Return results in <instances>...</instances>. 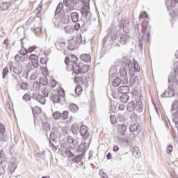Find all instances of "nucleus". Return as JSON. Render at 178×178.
<instances>
[{"label": "nucleus", "instance_id": "46", "mask_svg": "<svg viewBox=\"0 0 178 178\" xmlns=\"http://www.w3.org/2000/svg\"><path fill=\"white\" fill-rule=\"evenodd\" d=\"M110 120L112 124H116V123L118 122V120L116 119V117H115V115H111Z\"/></svg>", "mask_w": 178, "mask_h": 178}, {"label": "nucleus", "instance_id": "41", "mask_svg": "<svg viewBox=\"0 0 178 178\" xmlns=\"http://www.w3.org/2000/svg\"><path fill=\"white\" fill-rule=\"evenodd\" d=\"M75 42L76 44H84V42H83L81 35L76 36Z\"/></svg>", "mask_w": 178, "mask_h": 178}, {"label": "nucleus", "instance_id": "30", "mask_svg": "<svg viewBox=\"0 0 178 178\" xmlns=\"http://www.w3.org/2000/svg\"><path fill=\"white\" fill-rule=\"evenodd\" d=\"M64 31L66 34H72L73 33V26L67 25L64 27Z\"/></svg>", "mask_w": 178, "mask_h": 178}, {"label": "nucleus", "instance_id": "28", "mask_svg": "<svg viewBox=\"0 0 178 178\" xmlns=\"http://www.w3.org/2000/svg\"><path fill=\"white\" fill-rule=\"evenodd\" d=\"M133 155L135 158H140V156H141V152H140V149H138V147L134 148Z\"/></svg>", "mask_w": 178, "mask_h": 178}, {"label": "nucleus", "instance_id": "50", "mask_svg": "<svg viewBox=\"0 0 178 178\" xmlns=\"http://www.w3.org/2000/svg\"><path fill=\"white\" fill-rule=\"evenodd\" d=\"M8 169V171L10 173H13V172H15V170H16V167L9 164Z\"/></svg>", "mask_w": 178, "mask_h": 178}, {"label": "nucleus", "instance_id": "22", "mask_svg": "<svg viewBox=\"0 0 178 178\" xmlns=\"http://www.w3.org/2000/svg\"><path fill=\"white\" fill-rule=\"evenodd\" d=\"M130 66L132 67V69H134L135 72H140V65L137 61H134L133 63H129V67H130Z\"/></svg>", "mask_w": 178, "mask_h": 178}, {"label": "nucleus", "instance_id": "60", "mask_svg": "<svg viewBox=\"0 0 178 178\" xmlns=\"http://www.w3.org/2000/svg\"><path fill=\"white\" fill-rule=\"evenodd\" d=\"M35 49H37V47L35 46H32V47H30L29 49H28V52H29V54H31V52H33V51H35Z\"/></svg>", "mask_w": 178, "mask_h": 178}, {"label": "nucleus", "instance_id": "16", "mask_svg": "<svg viewBox=\"0 0 178 178\" xmlns=\"http://www.w3.org/2000/svg\"><path fill=\"white\" fill-rule=\"evenodd\" d=\"M33 98L38 101V102H40L42 105H45V103L47 102V99H45V97L42 96V95L39 94L37 95H33Z\"/></svg>", "mask_w": 178, "mask_h": 178}, {"label": "nucleus", "instance_id": "4", "mask_svg": "<svg viewBox=\"0 0 178 178\" xmlns=\"http://www.w3.org/2000/svg\"><path fill=\"white\" fill-rule=\"evenodd\" d=\"M63 3L64 6L68 8L66 9V12L69 13L74 9V5H77V3H79V0H64Z\"/></svg>", "mask_w": 178, "mask_h": 178}, {"label": "nucleus", "instance_id": "31", "mask_svg": "<svg viewBox=\"0 0 178 178\" xmlns=\"http://www.w3.org/2000/svg\"><path fill=\"white\" fill-rule=\"evenodd\" d=\"M51 100L54 104H58V102L60 101V97H59L58 94H54L51 97Z\"/></svg>", "mask_w": 178, "mask_h": 178}, {"label": "nucleus", "instance_id": "45", "mask_svg": "<svg viewBox=\"0 0 178 178\" xmlns=\"http://www.w3.org/2000/svg\"><path fill=\"white\" fill-rule=\"evenodd\" d=\"M9 165H11V166H14L15 168H17V164L16 163V159H10Z\"/></svg>", "mask_w": 178, "mask_h": 178}, {"label": "nucleus", "instance_id": "40", "mask_svg": "<svg viewBox=\"0 0 178 178\" xmlns=\"http://www.w3.org/2000/svg\"><path fill=\"white\" fill-rule=\"evenodd\" d=\"M33 87L35 90V91H38L41 87V83L40 82H35L33 83Z\"/></svg>", "mask_w": 178, "mask_h": 178}, {"label": "nucleus", "instance_id": "3", "mask_svg": "<svg viewBox=\"0 0 178 178\" xmlns=\"http://www.w3.org/2000/svg\"><path fill=\"white\" fill-rule=\"evenodd\" d=\"M52 22L55 26H59V22L62 24H67L70 22V17L65 14H60L58 18L54 17Z\"/></svg>", "mask_w": 178, "mask_h": 178}, {"label": "nucleus", "instance_id": "37", "mask_svg": "<svg viewBox=\"0 0 178 178\" xmlns=\"http://www.w3.org/2000/svg\"><path fill=\"white\" fill-rule=\"evenodd\" d=\"M135 108L136 109L137 112H138V113H141V112H143V107L141 105V103H136L135 105Z\"/></svg>", "mask_w": 178, "mask_h": 178}, {"label": "nucleus", "instance_id": "64", "mask_svg": "<svg viewBox=\"0 0 178 178\" xmlns=\"http://www.w3.org/2000/svg\"><path fill=\"white\" fill-rule=\"evenodd\" d=\"M173 122L177 124L178 123V111L176 113L175 117L173 118Z\"/></svg>", "mask_w": 178, "mask_h": 178}, {"label": "nucleus", "instance_id": "2", "mask_svg": "<svg viewBox=\"0 0 178 178\" xmlns=\"http://www.w3.org/2000/svg\"><path fill=\"white\" fill-rule=\"evenodd\" d=\"M73 73L75 74H84V73H87L88 70H90V65H84L81 67V65L79 64L74 63L72 65Z\"/></svg>", "mask_w": 178, "mask_h": 178}, {"label": "nucleus", "instance_id": "32", "mask_svg": "<svg viewBox=\"0 0 178 178\" xmlns=\"http://www.w3.org/2000/svg\"><path fill=\"white\" fill-rule=\"evenodd\" d=\"M63 6H65V4L64 3H60L56 9V11H55V15L56 16V14L57 13H60V11L61 10H63Z\"/></svg>", "mask_w": 178, "mask_h": 178}, {"label": "nucleus", "instance_id": "12", "mask_svg": "<svg viewBox=\"0 0 178 178\" xmlns=\"http://www.w3.org/2000/svg\"><path fill=\"white\" fill-rule=\"evenodd\" d=\"M128 84L129 86H131V87H133L134 84H137V86H138L140 84V78H138L137 76H132L129 79Z\"/></svg>", "mask_w": 178, "mask_h": 178}, {"label": "nucleus", "instance_id": "59", "mask_svg": "<svg viewBox=\"0 0 178 178\" xmlns=\"http://www.w3.org/2000/svg\"><path fill=\"white\" fill-rule=\"evenodd\" d=\"M81 87L80 86H76L75 88V92L76 94H77V95H80V94H81Z\"/></svg>", "mask_w": 178, "mask_h": 178}, {"label": "nucleus", "instance_id": "7", "mask_svg": "<svg viewBox=\"0 0 178 178\" xmlns=\"http://www.w3.org/2000/svg\"><path fill=\"white\" fill-rule=\"evenodd\" d=\"M83 158H84V154H81L76 156L74 159H72L73 163H76V168H81L83 166Z\"/></svg>", "mask_w": 178, "mask_h": 178}, {"label": "nucleus", "instance_id": "63", "mask_svg": "<svg viewBox=\"0 0 178 178\" xmlns=\"http://www.w3.org/2000/svg\"><path fill=\"white\" fill-rule=\"evenodd\" d=\"M40 33H41V28H35V35H40Z\"/></svg>", "mask_w": 178, "mask_h": 178}, {"label": "nucleus", "instance_id": "42", "mask_svg": "<svg viewBox=\"0 0 178 178\" xmlns=\"http://www.w3.org/2000/svg\"><path fill=\"white\" fill-rule=\"evenodd\" d=\"M33 113H37L38 115L41 113V108L38 106H35V108L32 107Z\"/></svg>", "mask_w": 178, "mask_h": 178}, {"label": "nucleus", "instance_id": "11", "mask_svg": "<svg viewBox=\"0 0 178 178\" xmlns=\"http://www.w3.org/2000/svg\"><path fill=\"white\" fill-rule=\"evenodd\" d=\"M109 74V79L112 80V81H115L118 77V72H116V67H111L110 72L108 73Z\"/></svg>", "mask_w": 178, "mask_h": 178}, {"label": "nucleus", "instance_id": "29", "mask_svg": "<svg viewBox=\"0 0 178 178\" xmlns=\"http://www.w3.org/2000/svg\"><path fill=\"white\" fill-rule=\"evenodd\" d=\"M70 111L73 113H76L79 111V107L74 103L70 104Z\"/></svg>", "mask_w": 178, "mask_h": 178}, {"label": "nucleus", "instance_id": "43", "mask_svg": "<svg viewBox=\"0 0 178 178\" xmlns=\"http://www.w3.org/2000/svg\"><path fill=\"white\" fill-rule=\"evenodd\" d=\"M49 147L52 149V151H54V152H56V151H58V148L56 147V146H55V145L52 142L49 141Z\"/></svg>", "mask_w": 178, "mask_h": 178}, {"label": "nucleus", "instance_id": "52", "mask_svg": "<svg viewBox=\"0 0 178 178\" xmlns=\"http://www.w3.org/2000/svg\"><path fill=\"white\" fill-rule=\"evenodd\" d=\"M42 94H43V95L47 97L49 95V92L46 88H44L42 90Z\"/></svg>", "mask_w": 178, "mask_h": 178}, {"label": "nucleus", "instance_id": "15", "mask_svg": "<svg viewBox=\"0 0 178 178\" xmlns=\"http://www.w3.org/2000/svg\"><path fill=\"white\" fill-rule=\"evenodd\" d=\"M7 137L5 136V126L0 122V141H6Z\"/></svg>", "mask_w": 178, "mask_h": 178}, {"label": "nucleus", "instance_id": "53", "mask_svg": "<svg viewBox=\"0 0 178 178\" xmlns=\"http://www.w3.org/2000/svg\"><path fill=\"white\" fill-rule=\"evenodd\" d=\"M68 49L70 51H74V49H76V45L74 44V43H70L68 45Z\"/></svg>", "mask_w": 178, "mask_h": 178}, {"label": "nucleus", "instance_id": "51", "mask_svg": "<svg viewBox=\"0 0 178 178\" xmlns=\"http://www.w3.org/2000/svg\"><path fill=\"white\" fill-rule=\"evenodd\" d=\"M38 77V74L37 72H33V74H31L29 76L30 80H35Z\"/></svg>", "mask_w": 178, "mask_h": 178}, {"label": "nucleus", "instance_id": "61", "mask_svg": "<svg viewBox=\"0 0 178 178\" xmlns=\"http://www.w3.org/2000/svg\"><path fill=\"white\" fill-rule=\"evenodd\" d=\"M23 99L24 101H30L31 99V97H30V95L29 94H25L24 96H23Z\"/></svg>", "mask_w": 178, "mask_h": 178}, {"label": "nucleus", "instance_id": "58", "mask_svg": "<svg viewBox=\"0 0 178 178\" xmlns=\"http://www.w3.org/2000/svg\"><path fill=\"white\" fill-rule=\"evenodd\" d=\"M8 73H9V69L8 67H5L3 70V79H5V77H6V74H8Z\"/></svg>", "mask_w": 178, "mask_h": 178}, {"label": "nucleus", "instance_id": "25", "mask_svg": "<svg viewBox=\"0 0 178 178\" xmlns=\"http://www.w3.org/2000/svg\"><path fill=\"white\" fill-rule=\"evenodd\" d=\"M129 41H130V37L126 35H123L120 37V44H122V45H124V44H127Z\"/></svg>", "mask_w": 178, "mask_h": 178}, {"label": "nucleus", "instance_id": "19", "mask_svg": "<svg viewBox=\"0 0 178 178\" xmlns=\"http://www.w3.org/2000/svg\"><path fill=\"white\" fill-rule=\"evenodd\" d=\"M118 92L122 95L129 94L130 92V88L129 86H120L118 88Z\"/></svg>", "mask_w": 178, "mask_h": 178}, {"label": "nucleus", "instance_id": "62", "mask_svg": "<svg viewBox=\"0 0 178 178\" xmlns=\"http://www.w3.org/2000/svg\"><path fill=\"white\" fill-rule=\"evenodd\" d=\"M178 108V101L175 100L173 103H172V109H177Z\"/></svg>", "mask_w": 178, "mask_h": 178}, {"label": "nucleus", "instance_id": "56", "mask_svg": "<svg viewBox=\"0 0 178 178\" xmlns=\"http://www.w3.org/2000/svg\"><path fill=\"white\" fill-rule=\"evenodd\" d=\"M49 138L51 143H56V138H55V135L54 134H50Z\"/></svg>", "mask_w": 178, "mask_h": 178}, {"label": "nucleus", "instance_id": "49", "mask_svg": "<svg viewBox=\"0 0 178 178\" xmlns=\"http://www.w3.org/2000/svg\"><path fill=\"white\" fill-rule=\"evenodd\" d=\"M20 87H21L22 90H26L28 89L29 84H27V83H26V82H22L21 83V86Z\"/></svg>", "mask_w": 178, "mask_h": 178}, {"label": "nucleus", "instance_id": "14", "mask_svg": "<svg viewBox=\"0 0 178 178\" xmlns=\"http://www.w3.org/2000/svg\"><path fill=\"white\" fill-rule=\"evenodd\" d=\"M79 134H81V136L82 137L87 138L90 136V134L88 133V130L87 127L86 126H84L83 124H82L80 127Z\"/></svg>", "mask_w": 178, "mask_h": 178}, {"label": "nucleus", "instance_id": "21", "mask_svg": "<svg viewBox=\"0 0 178 178\" xmlns=\"http://www.w3.org/2000/svg\"><path fill=\"white\" fill-rule=\"evenodd\" d=\"M127 130V126L126 124L120 125L118 129V133L120 136H124V133Z\"/></svg>", "mask_w": 178, "mask_h": 178}, {"label": "nucleus", "instance_id": "17", "mask_svg": "<svg viewBox=\"0 0 178 178\" xmlns=\"http://www.w3.org/2000/svg\"><path fill=\"white\" fill-rule=\"evenodd\" d=\"M161 96L165 98H172V97H175V91H173V90L168 89L162 93Z\"/></svg>", "mask_w": 178, "mask_h": 178}, {"label": "nucleus", "instance_id": "18", "mask_svg": "<svg viewBox=\"0 0 178 178\" xmlns=\"http://www.w3.org/2000/svg\"><path fill=\"white\" fill-rule=\"evenodd\" d=\"M26 56L22 54H17L15 56V60L17 62V63H24V62H26Z\"/></svg>", "mask_w": 178, "mask_h": 178}, {"label": "nucleus", "instance_id": "6", "mask_svg": "<svg viewBox=\"0 0 178 178\" xmlns=\"http://www.w3.org/2000/svg\"><path fill=\"white\" fill-rule=\"evenodd\" d=\"M10 72H13L15 74H20L23 72V65L17 63L13 65H10Z\"/></svg>", "mask_w": 178, "mask_h": 178}, {"label": "nucleus", "instance_id": "24", "mask_svg": "<svg viewBox=\"0 0 178 178\" xmlns=\"http://www.w3.org/2000/svg\"><path fill=\"white\" fill-rule=\"evenodd\" d=\"M80 58L83 62H85L86 63L91 62V56L88 54H82Z\"/></svg>", "mask_w": 178, "mask_h": 178}, {"label": "nucleus", "instance_id": "27", "mask_svg": "<svg viewBox=\"0 0 178 178\" xmlns=\"http://www.w3.org/2000/svg\"><path fill=\"white\" fill-rule=\"evenodd\" d=\"M10 6V3H3L0 6V12H6V10H8V9H9Z\"/></svg>", "mask_w": 178, "mask_h": 178}, {"label": "nucleus", "instance_id": "38", "mask_svg": "<svg viewBox=\"0 0 178 178\" xmlns=\"http://www.w3.org/2000/svg\"><path fill=\"white\" fill-rule=\"evenodd\" d=\"M120 101H121V102H124V104H126V102H127V101H129V95L127 94L121 95Z\"/></svg>", "mask_w": 178, "mask_h": 178}, {"label": "nucleus", "instance_id": "20", "mask_svg": "<svg viewBox=\"0 0 178 178\" xmlns=\"http://www.w3.org/2000/svg\"><path fill=\"white\" fill-rule=\"evenodd\" d=\"M72 23H77L79 22V13L71 12L70 14Z\"/></svg>", "mask_w": 178, "mask_h": 178}, {"label": "nucleus", "instance_id": "47", "mask_svg": "<svg viewBox=\"0 0 178 178\" xmlns=\"http://www.w3.org/2000/svg\"><path fill=\"white\" fill-rule=\"evenodd\" d=\"M139 17L140 19H147V17H148V14H147V12L143 11L140 13Z\"/></svg>", "mask_w": 178, "mask_h": 178}, {"label": "nucleus", "instance_id": "9", "mask_svg": "<svg viewBox=\"0 0 178 178\" xmlns=\"http://www.w3.org/2000/svg\"><path fill=\"white\" fill-rule=\"evenodd\" d=\"M74 81L76 84L87 86L88 84V78L87 76H75Z\"/></svg>", "mask_w": 178, "mask_h": 178}, {"label": "nucleus", "instance_id": "23", "mask_svg": "<svg viewBox=\"0 0 178 178\" xmlns=\"http://www.w3.org/2000/svg\"><path fill=\"white\" fill-rule=\"evenodd\" d=\"M71 130L73 134H79V133H80V126L77 125V124H73L71 127Z\"/></svg>", "mask_w": 178, "mask_h": 178}, {"label": "nucleus", "instance_id": "48", "mask_svg": "<svg viewBox=\"0 0 178 178\" xmlns=\"http://www.w3.org/2000/svg\"><path fill=\"white\" fill-rule=\"evenodd\" d=\"M40 84H42V86H47V84H48V79H47V78L44 77L40 79Z\"/></svg>", "mask_w": 178, "mask_h": 178}, {"label": "nucleus", "instance_id": "39", "mask_svg": "<svg viewBox=\"0 0 178 178\" xmlns=\"http://www.w3.org/2000/svg\"><path fill=\"white\" fill-rule=\"evenodd\" d=\"M176 3H178V0H172L171 2L167 3L168 8H175Z\"/></svg>", "mask_w": 178, "mask_h": 178}, {"label": "nucleus", "instance_id": "36", "mask_svg": "<svg viewBox=\"0 0 178 178\" xmlns=\"http://www.w3.org/2000/svg\"><path fill=\"white\" fill-rule=\"evenodd\" d=\"M129 130L131 133H133L134 131H137V130H138V124L134 123V124H131L129 127Z\"/></svg>", "mask_w": 178, "mask_h": 178}, {"label": "nucleus", "instance_id": "8", "mask_svg": "<svg viewBox=\"0 0 178 178\" xmlns=\"http://www.w3.org/2000/svg\"><path fill=\"white\" fill-rule=\"evenodd\" d=\"M120 75L123 79V84H128L129 80L127 79V68L121 67L120 69Z\"/></svg>", "mask_w": 178, "mask_h": 178}, {"label": "nucleus", "instance_id": "10", "mask_svg": "<svg viewBox=\"0 0 178 178\" xmlns=\"http://www.w3.org/2000/svg\"><path fill=\"white\" fill-rule=\"evenodd\" d=\"M74 62H77V57L74 54H70L65 59V63L67 66H69V63H74Z\"/></svg>", "mask_w": 178, "mask_h": 178}, {"label": "nucleus", "instance_id": "26", "mask_svg": "<svg viewBox=\"0 0 178 178\" xmlns=\"http://www.w3.org/2000/svg\"><path fill=\"white\" fill-rule=\"evenodd\" d=\"M122 81L123 83L122 77H121V78L117 77L115 81H112L113 86L118 87V86H119L122 83Z\"/></svg>", "mask_w": 178, "mask_h": 178}, {"label": "nucleus", "instance_id": "34", "mask_svg": "<svg viewBox=\"0 0 178 178\" xmlns=\"http://www.w3.org/2000/svg\"><path fill=\"white\" fill-rule=\"evenodd\" d=\"M135 108H136V105H134V102H129L127 105V111L129 112H133Z\"/></svg>", "mask_w": 178, "mask_h": 178}, {"label": "nucleus", "instance_id": "55", "mask_svg": "<svg viewBox=\"0 0 178 178\" xmlns=\"http://www.w3.org/2000/svg\"><path fill=\"white\" fill-rule=\"evenodd\" d=\"M167 154H172L173 151V145H170L167 147Z\"/></svg>", "mask_w": 178, "mask_h": 178}, {"label": "nucleus", "instance_id": "57", "mask_svg": "<svg viewBox=\"0 0 178 178\" xmlns=\"http://www.w3.org/2000/svg\"><path fill=\"white\" fill-rule=\"evenodd\" d=\"M65 154L67 155V158H74V154L70 150L65 152Z\"/></svg>", "mask_w": 178, "mask_h": 178}, {"label": "nucleus", "instance_id": "33", "mask_svg": "<svg viewBox=\"0 0 178 178\" xmlns=\"http://www.w3.org/2000/svg\"><path fill=\"white\" fill-rule=\"evenodd\" d=\"M67 143L68 144H72V145H77V141L74 140L72 136H68L67 138Z\"/></svg>", "mask_w": 178, "mask_h": 178}, {"label": "nucleus", "instance_id": "1", "mask_svg": "<svg viewBox=\"0 0 178 178\" xmlns=\"http://www.w3.org/2000/svg\"><path fill=\"white\" fill-rule=\"evenodd\" d=\"M81 2L84 3L81 10L82 17L88 22L91 17H92V14H91V12L90 11V0H81Z\"/></svg>", "mask_w": 178, "mask_h": 178}, {"label": "nucleus", "instance_id": "5", "mask_svg": "<svg viewBox=\"0 0 178 178\" xmlns=\"http://www.w3.org/2000/svg\"><path fill=\"white\" fill-rule=\"evenodd\" d=\"M53 117L55 120H59V119H61V120H65L69 118V112L65 111L61 113L59 111H55L53 113Z\"/></svg>", "mask_w": 178, "mask_h": 178}, {"label": "nucleus", "instance_id": "54", "mask_svg": "<svg viewBox=\"0 0 178 178\" xmlns=\"http://www.w3.org/2000/svg\"><path fill=\"white\" fill-rule=\"evenodd\" d=\"M29 53V51L26 49H21L19 51V54H18V55H24V56H26V55H27V54Z\"/></svg>", "mask_w": 178, "mask_h": 178}, {"label": "nucleus", "instance_id": "13", "mask_svg": "<svg viewBox=\"0 0 178 178\" xmlns=\"http://www.w3.org/2000/svg\"><path fill=\"white\" fill-rule=\"evenodd\" d=\"M29 59L31 60L32 65L33 67H38V56L35 54H31L29 56Z\"/></svg>", "mask_w": 178, "mask_h": 178}, {"label": "nucleus", "instance_id": "44", "mask_svg": "<svg viewBox=\"0 0 178 178\" xmlns=\"http://www.w3.org/2000/svg\"><path fill=\"white\" fill-rule=\"evenodd\" d=\"M131 120H132V122H137V120H138V115H137L136 113H133L131 115Z\"/></svg>", "mask_w": 178, "mask_h": 178}, {"label": "nucleus", "instance_id": "35", "mask_svg": "<svg viewBox=\"0 0 178 178\" xmlns=\"http://www.w3.org/2000/svg\"><path fill=\"white\" fill-rule=\"evenodd\" d=\"M65 45H66V43L65 42H60L57 44H55L56 48H57V49L58 50L62 49V48H65Z\"/></svg>", "mask_w": 178, "mask_h": 178}]
</instances>
